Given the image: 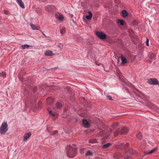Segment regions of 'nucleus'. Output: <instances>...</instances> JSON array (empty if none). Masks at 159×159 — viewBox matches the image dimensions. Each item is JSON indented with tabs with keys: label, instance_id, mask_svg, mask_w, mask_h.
<instances>
[{
	"label": "nucleus",
	"instance_id": "nucleus-42",
	"mask_svg": "<svg viewBox=\"0 0 159 159\" xmlns=\"http://www.w3.org/2000/svg\"><path fill=\"white\" fill-rule=\"evenodd\" d=\"M36 89H37V87L36 86H34V87L33 91H34V92L36 91Z\"/></svg>",
	"mask_w": 159,
	"mask_h": 159
},
{
	"label": "nucleus",
	"instance_id": "nucleus-11",
	"mask_svg": "<svg viewBox=\"0 0 159 159\" xmlns=\"http://www.w3.org/2000/svg\"><path fill=\"white\" fill-rule=\"evenodd\" d=\"M55 101V99L52 98H47L46 99V102L47 104L50 105Z\"/></svg>",
	"mask_w": 159,
	"mask_h": 159
},
{
	"label": "nucleus",
	"instance_id": "nucleus-8",
	"mask_svg": "<svg viewBox=\"0 0 159 159\" xmlns=\"http://www.w3.org/2000/svg\"><path fill=\"white\" fill-rule=\"evenodd\" d=\"M129 145V143L128 142H124L120 144L118 146V148L120 149H124L127 148Z\"/></svg>",
	"mask_w": 159,
	"mask_h": 159
},
{
	"label": "nucleus",
	"instance_id": "nucleus-14",
	"mask_svg": "<svg viewBox=\"0 0 159 159\" xmlns=\"http://www.w3.org/2000/svg\"><path fill=\"white\" fill-rule=\"evenodd\" d=\"M31 134L30 133H28L25 134L24 136V141H26L30 136Z\"/></svg>",
	"mask_w": 159,
	"mask_h": 159
},
{
	"label": "nucleus",
	"instance_id": "nucleus-22",
	"mask_svg": "<svg viewBox=\"0 0 159 159\" xmlns=\"http://www.w3.org/2000/svg\"><path fill=\"white\" fill-rule=\"evenodd\" d=\"M110 145L111 143H107L103 145L102 146V148L104 149L107 148Z\"/></svg>",
	"mask_w": 159,
	"mask_h": 159
},
{
	"label": "nucleus",
	"instance_id": "nucleus-24",
	"mask_svg": "<svg viewBox=\"0 0 159 159\" xmlns=\"http://www.w3.org/2000/svg\"><path fill=\"white\" fill-rule=\"evenodd\" d=\"M89 142L91 143H95L97 142V140L96 139H92L89 140Z\"/></svg>",
	"mask_w": 159,
	"mask_h": 159
},
{
	"label": "nucleus",
	"instance_id": "nucleus-20",
	"mask_svg": "<svg viewBox=\"0 0 159 159\" xmlns=\"http://www.w3.org/2000/svg\"><path fill=\"white\" fill-rule=\"evenodd\" d=\"M137 138L139 140H141L142 138V134L140 132L138 133L136 135Z\"/></svg>",
	"mask_w": 159,
	"mask_h": 159
},
{
	"label": "nucleus",
	"instance_id": "nucleus-29",
	"mask_svg": "<svg viewBox=\"0 0 159 159\" xmlns=\"http://www.w3.org/2000/svg\"><path fill=\"white\" fill-rule=\"evenodd\" d=\"M92 154V153L90 151H88L86 153V156L91 155Z\"/></svg>",
	"mask_w": 159,
	"mask_h": 159
},
{
	"label": "nucleus",
	"instance_id": "nucleus-31",
	"mask_svg": "<svg viewBox=\"0 0 159 159\" xmlns=\"http://www.w3.org/2000/svg\"><path fill=\"white\" fill-rule=\"evenodd\" d=\"M48 112L52 116H54L55 115V113H53L52 112V111L50 110L48 111Z\"/></svg>",
	"mask_w": 159,
	"mask_h": 159
},
{
	"label": "nucleus",
	"instance_id": "nucleus-43",
	"mask_svg": "<svg viewBox=\"0 0 159 159\" xmlns=\"http://www.w3.org/2000/svg\"><path fill=\"white\" fill-rule=\"evenodd\" d=\"M39 107H41L42 105V102H39Z\"/></svg>",
	"mask_w": 159,
	"mask_h": 159
},
{
	"label": "nucleus",
	"instance_id": "nucleus-46",
	"mask_svg": "<svg viewBox=\"0 0 159 159\" xmlns=\"http://www.w3.org/2000/svg\"><path fill=\"white\" fill-rule=\"evenodd\" d=\"M82 98L84 100L85 99L84 98Z\"/></svg>",
	"mask_w": 159,
	"mask_h": 159
},
{
	"label": "nucleus",
	"instance_id": "nucleus-1",
	"mask_svg": "<svg viewBox=\"0 0 159 159\" xmlns=\"http://www.w3.org/2000/svg\"><path fill=\"white\" fill-rule=\"evenodd\" d=\"M122 84L124 87L123 89L129 93L131 97L135 99L136 97L139 96V92L131 83L125 81L122 82Z\"/></svg>",
	"mask_w": 159,
	"mask_h": 159
},
{
	"label": "nucleus",
	"instance_id": "nucleus-32",
	"mask_svg": "<svg viewBox=\"0 0 159 159\" xmlns=\"http://www.w3.org/2000/svg\"><path fill=\"white\" fill-rule=\"evenodd\" d=\"M58 19L61 21L63 19V17L61 15H60L59 16H58Z\"/></svg>",
	"mask_w": 159,
	"mask_h": 159
},
{
	"label": "nucleus",
	"instance_id": "nucleus-16",
	"mask_svg": "<svg viewBox=\"0 0 159 159\" xmlns=\"http://www.w3.org/2000/svg\"><path fill=\"white\" fill-rule=\"evenodd\" d=\"M30 26L31 28L33 30H39L40 27L39 26H37L33 24H31Z\"/></svg>",
	"mask_w": 159,
	"mask_h": 159
},
{
	"label": "nucleus",
	"instance_id": "nucleus-12",
	"mask_svg": "<svg viewBox=\"0 0 159 159\" xmlns=\"http://www.w3.org/2000/svg\"><path fill=\"white\" fill-rule=\"evenodd\" d=\"M157 150V147H156L153 148V149H152V150L148 152H145L144 153V154L145 155L150 154L156 151Z\"/></svg>",
	"mask_w": 159,
	"mask_h": 159
},
{
	"label": "nucleus",
	"instance_id": "nucleus-40",
	"mask_svg": "<svg viewBox=\"0 0 159 159\" xmlns=\"http://www.w3.org/2000/svg\"><path fill=\"white\" fill-rule=\"evenodd\" d=\"M3 11H4V13L6 14H8V12H9V11L7 10H4Z\"/></svg>",
	"mask_w": 159,
	"mask_h": 159
},
{
	"label": "nucleus",
	"instance_id": "nucleus-28",
	"mask_svg": "<svg viewBox=\"0 0 159 159\" xmlns=\"http://www.w3.org/2000/svg\"><path fill=\"white\" fill-rule=\"evenodd\" d=\"M65 28H63L60 30V33L61 34H63L65 33Z\"/></svg>",
	"mask_w": 159,
	"mask_h": 159
},
{
	"label": "nucleus",
	"instance_id": "nucleus-5",
	"mask_svg": "<svg viewBox=\"0 0 159 159\" xmlns=\"http://www.w3.org/2000/svg\"><path fill=\"white\" fill-rule=\"evenodd\" d=\"M128 152L131 155H134L136 152V151L135 150L133 149H130L129 151L126 152L125 154L124 155V159H130L131 157L128 155Z\"/></svg>",
	"mask_w": 159,
	"mask_h": 159
},
{
	"label": "nucleus",
	"instance_id": "nucleus-30",
	"mask_svg": "<svg viewBox=\"0 0 159 159\" xmlns=\"http://www.w3.org/2000/svg\"><path fill=\"white\" fill-rule=\"evenodd\" d=\"M116 72L117 74L119 76H121V72H120V71L119 70L118 68H117V70H116Z\"/></svg>",
	"mask_w": 159,
	"mask_h": 159
},
{
	"label": "nucleus",
	"instance_id": "nucleus-4",
	"mask_svg": "<svg viewBox=\"0 0 159 159\" xmlns=\"http://www.w3.org/2000/svg\"><path fill=\"white\" fill-rule=\"evenodd\" d=\"M8 125L7 122H3L0 127V133L3 134H5L8 131Z\"/></svg>",
	"mask_w": 159,
	"mask_h": 159
},
{
	"label": "nucleus",
	"instance_id": "nucleus-23",
	"mask_svg": "<svg viewBox=\"0 0 159 159\" xmlns=\"http://www.w3.org/2000/svg\"><path fill=\"white\" fill-rule=\"evenodd\" d=\"M117 22L118 23L120 24V25H123L124 24L125 22L124 21L121 19H118L117 21Z\"/></svg>",
	"mask_w": 159,
	"mask_h": 159
},
{
	"label": "nucleus",
	"instance_id": "nucleus-44",
	"mask_svg": "<svg viewBox=\"0 0 159 159\" xmlns=\"http://www.w3.org/2000/svg\"><path fill=\"white\" fill-rule=\"evenodd\" d=\"M143 157L142 156H140L139 158L138 159H142Z\"/></svg>",
	"mask_w": 159,
	"mask_h": 159
},
{
	"label": "nucleus",
	"instance_id": "nucleus-3",
	"mask_svg": "<svg viewBox=\"0 0 159 159\" xmlns=\"http://www.w3.org/2000/svg\"><path fill=\"white\" fill-rule=\"evenodd\" d=\"M129 131L128 128L127 127H122L119 128L115 132V136L119 134H126Z\"/></svg>",
	"mask_w": 159,
	"mask_h": 159
},
{
	"label": "nucleus",
	"instance_id": "nucleus-7",
	"mask_svg": "<svg viewBox=\"0 0 159 159\" xmlns=\"http://www.w3.org/2000/svg\"><path fill=\"white\" fill-rule=\"evenodd\" d=\"M96 34L100 39H107V36L103 32L97 31Z\"/></svg>",
	"mask_w": 159,
	"mask_h": 159
},
{
	"label": "nucleus",
	"instance_id": "nucleus-26",
	"mask_svg": "<svg viewBox=\"0 0 159 159\" xmlns=\"http://www.w3.org/2000/svg\"><path fill=\"white\" fill-rule=\"evenodd\" d=\"M118 125V123H115L112 124V127L113 128L115 129L116 128Z\"/></svg>",
	"mask_w": 159,
	"mask_h": 159
},
{
	"label": "nucleus",
	"instance_id": "nucleus-48",
	"mask_svg": "<svg viewBox=\"0 0 159 159\" xmlns=\"http://www.w3.org/2000/svg\"><path fill=\"white\" fill-rule=\"evenodd\" d=\"M53 69V68H51L50 69Z\"/></svg>",
	"mask_w": 159,
	"mask_h": 159
},
{
	"label": "nucleus",
	"instance_id": "nucleus-2",
	"mask_svg": "<svg viewBox=\"0 0 159 159\" xmlns=\"http://www.w3.org/2000/svg\"><path fill=\"white\" fill-rule=\"evenodd\" d=\"M77 148L75 144L67 145L66 147V154L68 157L72 158L75 157L76 155Z\"/></svg>",
	"mask_w": 159,
	"mask_h": 159
},
{
	"label": "nucleus",
	"instance_id": "nucleus-33",
	"mask_svg": "<svg viewBox=\"0 0 159 159\" xmlns=\"http://www.w3.org/2000/svg\"><path fill=\"white\" fill-rule=\"evenodd\" d=\"M113 157L115 159H119V157L118 155L115 154L113 156Z\"/></svg>",
	"mask_w": 159,
	"mask_h": 159
},
{
	"label": "nucleus",
	"instance_id": "nucleus-18",
	"mask_svg": "<svg viewBox=\"0 0 159 159\" xmlns=\"http://www.w3.org/2000/svg\"><path fill=\"white\" fill-rule=\"evenodd\" d=\"M120 59L122 61V63L123 64H125L127 62V59L123 56H122L120 57Z\"/></svg>",
	"mask_w": 159,
	"mask_h": 159
},
{
	"label": "nucleus",
	"instance_id": "nucleus-38",
	"mask_svg": "<svg viewBox=\"0 0 159 159\" xmlns=\"http://www.w3.org/2000/svg\"><path fill=\"white\" fill-rule=\"evenodd\" d=\"M114 2L115 3L118 4H119L120 3V0H115Z\"/></svg>",
	"mask_w": 159,
	"mask_h": 159
},
{
	"label": "nucleus",
	"instance_id": "nucleus-45",
	"mask_svg": "<svg viewBox=\"0 0 159 159\" xmlns=\"http://www.w3.org/2000/svg\"><path fill=\"white\" fill-rule=\"evenodd\" d=\"M96 64L98 66H99L100 64H97V63H96Z\"/></svg>",
	"mask_w": 159,
	"mask_h": 159
},
{
	"label": "nucleus",
	"instance_id": "nucleus-35",
	"mask_svg": "<svg viewBox=\"0 0 159 159\" xmlns=\"http://www.w3.org/2000/svg\"><path fill=\"white\" fill-rule=\"evenodd\" d=\"M154 55L153 53H151L150 55V57L152 59L154 58Z\"/></svg>",
	"mask_w": 159,
	"mask_h": 159
},
{
	"label": "nucleus",
	"instance_id": "nucleus-6",
	"mask_svg": "<svg viewBox=\"0 0 159 159\" xmlns=\"http://www.w3.org/2000/svg\"><path fill=\"white\" fill-rule=\"evenodd\" d=\"M147 82L150 84L156 85L159 84V81L156 78H150L148 80Z\"/></svg>",
	"mask_w": 159,
	"mask_h": 159
},
{
	"label": "nucleus",
	"instance_id": "nucleus-15",
	"mask_svg": "<svg viewBox=\"0 0 159 159\" xmlns=\"http://www.w3.org/2000/svg\"><path fill=\"white\" fill-rule=\"evenodd\" d=\"M16 2L22 8H25V5L21 0H16Z\"/></svg>",
	"mask_w": 159,
	"mask_h": 159
},
{
	"label": "nucleus",
	"instance_id": "nucleus-13",
	"mask_svg": "<svg viewBox=\"0 0 159 159\" xmlns=\"http://www.w3.org/2000/svg\"><path fill=\"white\" fill-rule=\"evenodd\" d=\"M121 16L125 18L128 16V13L125 10H123L121 11Z\"/></svg>",
	"mask_w": 159,
	"mask_h": 159
},
{
	"label": "nucleus",
	"instance_id": "nucleus-36",
	"mask_svg": "<svg viewBox=\"0 0 159 159\" xmlns=\"http://www.w3.org/2000/svg\"><path fill=\"white\" fill-rule=\"evenodd\" d=\"M84 149L83 148H81L80 149V153L81 154H82L84 152Z\"/></svg>",
	"mask_w": 159,
	"mask_h": 159
},
{
	"label": "nucleus",
	"instance_id": "nucleus-41",
	"mask_svg": "<svg viewBox=\"0 0 159 159\" xmlns=\"http://www.w3.org/2000/svg\"><path fill=\"white\" fill-rule=\"evenodd\" d=\"M19 79L21 81H23V79L21 77H20L19 76Z\"/></svg>",
	"mask_w": 159,
	"mask_h": 159
},
{
	"label": "nucleus",
	"instance_id": "nucleus-21",
	"mask_svg": "<svg viewBox=\"0 0 159 159\" xmlns=\"http://www.w3.org/2000/svg\"><path fill=\"white\" fill-rule=\"evenodd\" d=\"M52 54V52L51 51H46L45 53V55L46 56H51Z\"/></svg>",
	"mask_w": 159,
	"mask_h": 159
},
{
	"label": "nucleus",
	"instance_id": "nucleus-47",
	"mask_svg": "<svg viewBox=\"0 0 159 159\" xmlns=\"http://www.w3.org/2000/svg\"><path fill=\"white\" fill-rule=\"evenodd\" d=\"M43 34L45 36H46L45 35V34H43Z\"/></svg>",
	"mask_w": 159,
	"mask_h": 159
},
{
	"label": "nucleus",
	"instance_id": "nucleus-27",
	"mask_svg": "<svg viewBox=\"0 0 159 159\" xmlns=\"http://www.w3.org/2000/svg\"><path fill=\"white\" fill-rule=\"evenodd\" d=\"M6 76V73L4 72H2L0 73V76L3 78L5 77Z\"/></svg>",
	"mask_w": 159,
	"mask_h": 159
},
{
	"label": "nucleus",
	"instance_id": "nucleus-37",
	"mask_svg": "<svg viewBox=\"0 0 159 159\" xmlns=\"http://www.w3.org/2000/svg\"><path fill=\"white\" fill-rule=\"evenodd\" d=\"M146 45L147 46H149V39L148 38H147L146 39Z\"/></svg>",
	"mask_w": 159,
	"mask_h": 159
},
{
	"label": "nucleus",
	"instance_id": "nucleus-34",
	"mask_svg": "<svg viewBox=\"0 0 159 159\" xmlns=\"http://www.w3.org/2000/svg\"><path fill=\"white\" fill-rule=\"evenodd\" d=\"M58 132V131L57 130H55L53 132H52L51 134L52 135H54L56 134H57Z\"/></svg>",
	"mask_w": 159,
	"mask_h": 159
},
{
	"label": "nucleus",
	"instance_id": "nucleus-19",
	"mask_svg": "<svg viewBox=\"0 0 159 159\" xmlns=\"http://www.w3.org/2000/svg\"><path fill=\"white\" fill-rule=\"evenodd\" d=\"M88 13L89 14V15L86 16V18L87 19L89 20L92 18L93 16V14L90 11L88 12Z\"/></svg>",
	"mask_w": 159,
	"mask_h": 159
},
{
	"label": "nucleus",
	"instance_id": "nucleus-25",
	"mask_svg": "<svg viewBox=\"0 0 159 159\" xmlns=\"http://www.w3.org/2000/svg\"><path fill=\"white\" fill-rule=\"evenodd\" d=\"M56 105L58 109H60L61 107V104L60 102L57 103Z\"/></svg>",
	"mask_w": 159,
	"mask_h": 159
},
{
	"label": "nucleus",
	"instance_id": "nucleus-17",
	"mask_svg": "<svg viewBox=\"0 0 159 159\" xmlns=\"http://www.w3.org/2000/svg\"><path fill=\"white\" fill-rule=\"evenodd\" d=\"M31 46L30 45L28 44H24L22 45L21 46V49L22 50H24L25 49H28Z\"/></svg>",
	"mask_w": 159,
	"mask_h": 159
},
{
	"label": "nucleus",
	"instance_id": "nucleus-9",
	"mask_svg": "<svg viewBox=\"0 0 159 159\" xmlns=\"http://www.w3.org/2000/svg\"><path fill=\"white\" fill-rule=\"evenodd\" d=\"M45 9L48 12H52L54 11V7L52 5H48L45 7Z\"/></svg>",
	"mask_w": 159,
	"mask_h": 159
},
{
	"label": "nucleus",
	"instance_id": "nucleus-39",
	"mask_svg": "<svg viewBox=\"0 0 159 159\" xmlns=\"http://www.w3.org/2000/svg\"><path fill=\"white\" fill-rule=\"evenodd\" d=\"M107 98L108 99L110 100H112V99L111 98V96H107Z\"/></svg>",
	"mask_w": 159,
	"mask_h": 159
},
{
	"label": "nucleus",
	"instance_id": "nucleus-49",
	"mask_svg": "<svg viewBox=\"0 0 159 159\" xmlns=\"http://www.w3.org/2000/svg\"><path fill=\"white\" fill-rule=\"evenodd\" d=\"M59 47H60L61 48V47H60V46H58Z\"/></svg>",
	"mask_w": 159,
	"mask_h": 159
},
{
	"label": "nucleus",
	"instance_id": "nucleus-10",
	"mask_svg": "<svg viewBox=\"0 0 159 159\" xmlns=\"http://www.w3.org/2000/svg\"><path fill=\"white\" fill-rule=\"evenodd\" d=\"M82 123L84 125V126L86 128H88L89 127L90 125L87 120L84 119L82 120Z\"/></svg>",
	"mask_w": 159,
	"mask_h": 159
}]
</instances>
